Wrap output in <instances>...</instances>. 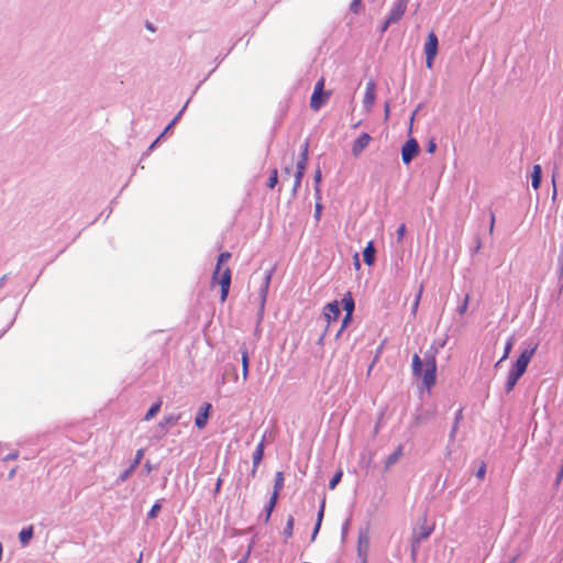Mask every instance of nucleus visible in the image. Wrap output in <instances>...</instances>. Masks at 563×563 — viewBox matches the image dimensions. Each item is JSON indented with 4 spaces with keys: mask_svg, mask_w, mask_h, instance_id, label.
<instances>
[{
    "mask_svg": "<svg viewBox=\"0 0 563 563\" xmlns=\"http://www.w3.org/2000/svg\"><path fill=\"white\" fill-rule=\"evenodd\" d=\"M412 374L422 380L424 387L430 389L437 382V358L434 351H428L423 360L418 355L412 356Z\"/></svg>",
    "mask_w": 563,
    "mask_h": 563,
    "instance_id": "f257e3e1",
    "label": "nucleus"
},
{
    "mask_svg": "<svg viewBox=\"0 0 563 563\" xmlns=\"http://www.w3.org/2000/svg\"><path fill=\"white\" fill-rule=\"evenodd\" d=\"M232 257L228 251L221 252L217 258L216 267L211 275V286L218 284L220 286V301L224 302L228 299L232 273L229 267L223 268V265Z\"/></svg>",
    "mask_w": 563,
    "mask_h": 563,
    "instance_id": "f03ea898",
    "label": "nucleus"
},
{
    "mask_svg": "<svg viewBox=\"0 0 563 563\" xmlns=\"http://www.w3.org/2000/svg\"><path fill=\"white\" fill-rule=\"evenodd\" d=\"M282 490V471H277L275 474L273 493L265 504L263 511L258 516V521L263 523H268L271 516L278 503L279 495Z\"/></svg>",
    "mask_w": 563,
    "mask_h": 563,
    "instance_id": "7ed1b4c3",
    "label": "nucleus"
},
{
    "mask_svg": "<svg viewBox=\"0 0 563 563\" xmlns=\"http://www.w3.org/2000/svg\"><path fill=\"white\" fill-rule=\"evenodd\" d=\"M324 78L321 77L314 85L313 92L310 98V108L318 111L331 96V92L324 91Z\"/></svg>",
    "mask_w": 563,
    "mask_h": 563,
    "instance_id": "20e7f679",
    "label": "nucleus"
},
{
    "mask_svg": "<svg viewBox=\"0 0 563 563\" xmlns=\"http://www.w3.org/2000/svg\"><path fill=\"white\" fill-rule=\"evenodd\" d=\"M439 41L433 31L428 34L427 41L423 46V52L426 54V66L428 69H432L434 59L438 54Z\"/></svg>",
    "mask_w": 563,
    "mask_h": 563,
    "instance_id": "39448f33",
    "label": "nucleus"
},
{
    "mask_svg": "<svg viewBox=\"0 0 563 563\" xmlns=\"http://www.w3.org/2000/svg\"><path fill=\"white\" fill-rule=\"evenodd\" d=\"M181 413H170L165 416L155 429V438L162 439L168 433V427L176 426L181 419Z\"/></svg>",
    "mask_w": 563,
    "mask_h": 563,
    "instance_id": "423d86ee",
    "label": "nucleus"
},
{
    "mask_svg": "<svg viewBox=\"0 0 563 563\" xmlns=\"http://www.w3.org/2000/svg\"><path fill=\"white\" fill-rule=\"evenodd\" d=\"M537 350V345H534L531 349L525 350L518 360L516 361L514 367L510 369L512 373L522 376L525 372L527 371V367L534 355V352Z\"/></svg>",
    "mask_w": 563,
    "mask_h": 563,
    "instance_id": "0eeeda50",
    "label": "nucleus"
},
{
    "mask_svg": "<svg viewBox=\"0 0 563 563\" xmlns=\"http://www.w3.org/2000/svg\"><path fill=\"white\" fill-rule=\"evenodd\" d=\"M407 0H396L394 7L391 8L386 19L385 25L383 27L384 31L388 27L389 24L397 23L398 21H400V19L404 16L407 10Z\"/></svg>",
    "mask_w": 563,
    "mask_h": 563,
    "instance_id": "6e6552de",
    "label": "nucleus"
},
{
    "mask_svg": "<svg viewBox=\"0 0 563 563\" xmlns=\"http://www.w3.org/2000/svg\"><path fill=\"white\" fill-rule=\"evenodd\" d=\"M211 411H212V405L210 402H203L199 407L198 412L195 417V426L198 429L201 430L207 426L208 420L211 416Z\"/></svg>",
    "mask_w": 563,
    "mask_h": 563,
    "instance_id": "1a4fd4ad",
    "label": "nucleus"
},
{
    "mask_svg": "<svg viewBox=\"0 0 563 563\" xmlns=\"http://www.w3.org/2000/svg\"><path fill=\"white\" fill-rule=\"evenodd\" d=\"M419 153V145L415 139L407 141L401 148V159L405 164H409Z\"/></svg>",
    "mask_w": 563,
    "mask_h": 563,
    "instance_id": "9d476101",
    "label": "nucleus"
},
{
    "mask_svg": "<svg viewBox=\"0 0 563 563\" xmlns=\"http://www.w3.org/2000/svg\"><path fill=\"white\" fill-rule=\"evenodd\" d=\"M376 100V84L374 80H369L366 84L365 93L363 98V106L367 112H369Z\"/></svg>",
    "mask_w": 563,
    "mask_h": 563,
    "instance_id": "9b49d317",
    "label": "nucleus"
},
{
    "mask_svg": "<svg viewBox=\"0 0 563 563\" xmlns=\"http://www.w3.org/2000/svg\"><path fill=\"white\" fill-rule=\"evenodd\" d=\"M372 137L368 133H362L360 136L353 142L352 145V154L354 157L360 156V154L368 146Z\"/></svg>",
    "mask_w": 563,
    "mask_h": 563,
    "instance_id": "f8f14e48",
    "label": "nucleus"
},
{
    "mask_svg": "<svg viewBox=\"0 0 563 563\" xmlns=\"http://www.w3.org/2000/svg\"><path fill=\"white\" fill-rule=\"evenodd\" d=\"M308 161V142H305L302 145V151L300 153L299 161L297 163V172H296V184L300 183V179L305 173L306 165Z\"/></svg>",
    "mask_w": 563,
    "mask_h": 563,
    "instance_id": "ddd939ff",
    "label": "nucleus"
},
{
    "mask_svg": "<svg viewBox=\"0 0 563 563\" xmlns=\"http://www.w3.org/2000/svg\"><path fill=\"white\" fill-rule=\"evenodd\" d=\"M269 280H271V274L267 273V274H265L264 280H263V283H262V285L260 287V295H258L260 308H258V312H257L260 318H262L263 312H264V307H265L266 296H267V291H268Z\"/></svg>",
    "mask_w": 563,
    "mask_h": 563,
    "instance_id": "4468645a",
    "label": "nucleus"
},
{
    "mask_svg": "<svg viewBox=\"0 0 563 563\" xmlns=\"http://www.w3.org/2000/svg\"><path fill=\"white\" fill-rule=\"evenodd\" d=\"M433 532V527L427 525L426 518L423 519V525L413 533V543L419 545L422 540H426Z\"/></svg>",
    "mask_w": 563,
    "mask_h": 563,
    "instance_id": "2eb2a0df",
    "label": "nucleus"
},
{
    "mask_svg": "<svg viewBox=\"0 0 563 563\" xmlns=\"http://www.w3.org/2000/svg\"><path fill=\"white\" fill-rule=\"evenodd\" d=\"M239 353L241 354L243 379L246 380L247 376H249L250 356H249V350H247L245 343H242L239 346Z\"/></svg>",
    "mask_w": 563,
    "mask_h": 563,
    "instance_id": "dca6fc26",
    "label": "nucleus"
},
{
    "mask_svg": "<svg viewBox=\"0 0 563 563\" xmlns=\"http://www.w3.org/2000/svg\"><path fill=\"white\" fill-rule=\"evenodd\" d=\"M340 314H341V311H340V307H339V302L338 301L328 303L324 307V317L327 318L329 323L331 321H336L338 318L340 317Z\"/></svg>",
    "mask_w": 563,
    "mask_h": 563,
    "instance_id": "f3484780",
    "label": "nucleus"
},
{
    "mask_svg": "<svg viewBox=\"0 0 563 563\" xmlns=\"http://www.w3.org/2000/svg\"><path fill=\"white\" fill-rule=\"evenodd\" d=\"M33 537H34V526L30 525V526L21 529V531L19 532L18 539L22 547H26V545H29V543L31 542Z\"/></svg>",
    "mask_w": 563,
    "mask_h": 563,
    "instance_id": "a211bd4d",
    "label": "nucleus"
},
{
    "mask_svg": "<svg viewBox=\"0 0 563 563\" xmlns=\"http://www.w3.org/2000/svg\"><path fill=\"white\" fill-rule=\"evenodd\" d=\"M363 260L367 266H372L375 262L374 242L369 241L363 251Z\"/></svg>",
    "mask_w": 563,
    "mask_h": 563,
    "instance_id": "6ab92c4d",
    "label": "nucleus"
},
{
    "mask_svg": "<svg viewBox=\"0 0 563 563\" xmlns=\"http://www.w3.org/2000/svg\"><path fill=\"white\" fill-rule=\"evenodd\" d=\"M342 305H343V309L346 312V319H351L353 310H354V300H353L352 295L350 292H347V294H345L343 296Z\"/></svg>",
    "mask_w": 563,
    "mask_h": 563,
    "instance_id": "aec40b11",
    "label": "nucleus"
},
{
    "mask_svg": "<svg viewBox=\"0 0 563 563\" xmlns=\"http://www.w3.org/2000/svg\"><path fill=\"white\" fill-rule=\"evenodd\" d=\"M402 456V446L399 445L385 461V470H388Z\"/></svg>",
    "mask_w": 563,
    "mask_h": 563,
    "instance_id": "412c9836",
    "label": "nucleus"
},
{
    "mask_svg": "<svg viewBox=\"0 0 563 563\" xmlns=\"http://www.w3.org/2000/svg\"><path fill=\"white\" fill-rule=\"evenodd\" d=\"M189 103V100H187V102L184 104V107L179 110V112L174 117V119L165 126V129L163 130L162 134L165 136L168 132H170L173 130V128L175 126V124L179 121V119L181 118L183 113L185 112L187 106Z\"/></svg>",
    "mask_w": 563,
    "mask_h": 563,
    "instance_id": "4be33fe9",
    "label": "nucleus"
},
{
    "mask_svg": "<svg viewBox=\"0 0 563 563\" xmlns=\"http://www.w3.org/2000/svg\"><path fill=\"white\" fill-rule=\"evenodd\" d=\"M161 407H162V400L158 399L157 401L153 402L151 405V407L147 409L145 416H144V420L145 421H150L151 419H153L161 410Z\"/></svg>",
    "mask_w": 563,
    "mask_h": 563,
    "instance_id": "5701e85b",
    "label": "nucleus"
},
{
    "mask_svg": "<svg viewBox=\"0 0 563 563\" xmlns=\"http://www.w3.org/2000/svg\"><path fill=\"white\" fill-rule=\"evenodd\" d=\"M263 456H264V443L263 441H261L257 445H256V449L255 451L253 452V465H255V467H257L260 465V463L262 462L263 460Z\"/></svg>",
    "mask_w": 563,
    "mask_h": 563,
    "instance_id": "b1692460",
    "label": "nucleus"
},
{
    "mask_svg": "<svg viewBox=\"0 0 563 563\" xmlns=\"http://www.w3.org/2000/svg\"><path fill=\"white\" fill-rule=\"evenodd\" d=\"M541 175H542L541 166L538 164L534 165L533 169H532V174H531L532 187L534 189H538L540 187Z\"/></svg>",
    "mask_w": 563,
    "mask_h": 563,
    "instance_id": "393cba45",
    "label": "nucleus"
},
{
    "mask_svg": "<svg viewBox=\"0 0 563 563\" xmlns=\"http://www.w3.org/2000/svg\"><path fill=\"white\" fill-rule=\"evenodd\" d=\"M164 499L156 500L147 512V519H156L159 511L162 510V501Z\"/></svg>",
    "mask_w": 563,
    "mask_h": 563,
    "instance_id": "a878e982",
    "label": "nucleus"
},
{
    "mask_svg": "<svg viewBox=\"0 0 563 563\" xmlns=\"http://www.w3.org/2000/svg\"><path fill=\"white\" fill-rule=\"evenodd\" d=\"M521 376L512 373L511 371L508 374L507 382H506V391L509 393L514 389L517 382L519 380Z\"/></svg>",
    "mask_w": 563,
    "mask_h": 563,
    "instance_id": "bb28decb",
    "label": "nucleus"
},
{
    "mask_svg": "<svg viewBox=\"0 0 563 563\" xmlns=\"http://www.w3.org/2000/svg\"><path fill=\"white\" fill-rule=\"evenodd\" d=\"M323 514H324V501H322V504H321V506L319 508V511H318V518H317V523H316V527H314V530H313L312 539H314L316 534L318 533V531L320 529L321 521H322V518H323Z\"/></svg>",
    "mask_w": 563,
    "mask_h": 563,
    "instance_id": "cd10ccee",
    "label": "nucleus"
},
{
    "mask_svg": "<svg viewBox=\"0 0 563 563\" xmlns=\"http://www.w3.org/2000/svg\"><path fill=\"white\" fill-rule=\"evenodd\" d=\"M278 184V170L274 168L267 179L266 186L268 188H274Z\"/></svg>",
    "mask_w": 563,
    "mask_h": 563,
    "instance_id": "c85d7f7f",
    "label": "nucleus"
},
{
    "mask_svg": "<svg viewBox=\"0 0 563 563\" xmlns=\"http://www.w3.org/2000/svg\"><path fill=\"white\" fill-rule=\"evenodd\" d=\"M144 457V449H139L135 453V456L133 461L131 462L130 466L134 470L137 468V466L141 464L142 459Z\"/></svg>",
    "mask_w": 563,
    "mask_h": 563,
    "instance_id": "c756f323",
    "label": "nucleus"
},
{
    "mask_svg": "<svg viewBox=\"0 0 563 563\" xmlns=\"http://www.w3.org/2000/svg\"><path fill=\"white\" fill-rule=\"evenodd\" d=\"M134 468L129 466L128 468H125L118 477V479L115 481L117 484H120V483H123L125 481H128V478L134 473Z\"/></svg>",
    "mask_w": 563,
    "mask_h": 563,
    "instance_id": "7c9ffc66",
    "label": "nucleus"
},
{
    "mask_svg": "<svg viewBox=\"0 0 563 563\" xmlns=\"http://www.w3.org/2000/svg\"><path fill=\"white\" fill-rule=\"evenodd\" d=\"M164 137V135L161 133L152 143L151 145L147 147V150L142 154V159L145 157V156H148L150 153L158 145V143L161 142V140Z\"/></svg>",
    "mask_w": 563,
    "mask_h": 563,
    "instance_id": "2f4dec72",
    "label": "nucleus"
},
{
    "mask_svg": "<svg viewBox=\"0 0 563 563\" xmlns=\"http://www.w3.org/2000/svg\"><path fill=\"white\" fill-rule=\"evenodd\" d=\"M343 472L338 471L329 483V488L334 489L342 478Z\"/></svg>",
    "mask_w": 563,
    "mask_h": 563,
    "instance_id": "473e14b6",
    "label": "nucleus"
},
{
    "mask_svg": "<svg viewBox=\"0 0 563 563\" xmlns=\"http://www.w3.org/2000/svg\"><path fill=\"white\" fill-rule=\"evenodd\" d=\"M512 345H514V339H512V338H510V339L507 341V343H506L505 351H504V355H503V357L500 358V361H499V362H503V361H505L506 358H508L509 353H510V351H511V349H512Z\"/></svg>",
    "mask_w": 563,
    "mask_h": 563,
    "instance_id": "72a5a7b5",
    "label": "nucleus"
},
{
    "mask_svg": "<svg viewBox=\"0 0 563 563\" xmlns=\"http://www.w3.org/2000/svg\"><path fill=\"white\" fill-rule=\"evenodd\" d=\"M422 291H423V287L422 285L419 287V290H418V294H417V297H416V300L413 302V306H412V313L415 314L417 309H418V306H419V302H420V299H421V295H422Z\"/></svg>",
    "mask_w": 563,
    "mask_h": 563,
    "instance_id": "f704fd0d",
    "label": "nucleus"
},
{
    "mask_svg": "<svg viewBox=\"0 0 563 563\" xmlns=\"http://www.w3.org/2000/svg\"><path fill=\"white\" fill-rule=\"evenodd\" d=\"M362 7V0H352L350 9L354 13H358Z\"/></svg>",
    "mask_w": 563,
    "mask_h": 563,
    "instance_id": "c9c22d12",
    "label": "nucleus"
},
{
    "mask_svg": "<svg viewBox=\"0 0 563 563\" xmlns=\"http://www.w3.org/2000/svg\"><path fill=\"white\" fill-rule=\"evenodd\" d=\"M313 180H314V184H316V192L319 195V192H320L319 185L321 183V172H320V169H317V172L314 173Z\"/></svg>",
    "mask_w": 563,
    "mask_h": 563,
    "instance_id": "e433bc0d",
    "label": "nucleus"
},
{
    "mask_svg": "<svg viewBox=\"0 0 563 563\" xmlns=\"http://www.w3.org/2000/svg\"><path fill=\"white\" fill-rule=\"evenodd\" d=\"M468 301H470V295H466L465 298H464V301L463 303L459 307V313L460 314H464L467 307H468Z\"/></svg>",
    "mask_w": 563,
    "mask_h": 563,
    "instance_id": "4c0bfd02",
    "label": "nucleus"
},
{
    "mask_svg": "<svg viewBox=\"0 0 563 563\" xmlns=\"http://www.w3.org/2000/svg\"><path fill=\"white\" fill-rule=\"evenodd\" d=\"M405 233H406V225L402 223L397 229V236H398L399 241L404 238Z\"/></svg>",
    "mask_w": 563,
    "mask_h": 563,
    "instance_id": "58836bf2",
    "label": "nucleus"
},
{
    "mask_svg": "<svg viewBox=\"0 0 563 563\" xmlns=\"http://www.w3.org/2000/svg\"><path fill=\"white\" fill-rule=\"evenodd\" d=\"M18 456H19V453H18V452H11V453L7 454V455L2 459V461H3V462L12 461V460L18 459Z\"/></svg>",
    "mask_w": 563,
    "mask_h": 563,
    "instance_id": "ea45409f",
    "label": "nucleus"
},
{
    "mask_svg": "<svg viewBox=\"0 0 563 563\" xmlns=\"http://www.w3.org/2000/svg\"><path fill=\"white\" fill-rule=\"evenodd\" d=\"M486 474V465L485 464H482V466L478 468L477 473H476V476L479 478V479H483L484 476Z\"/></svg>",
    "mask_w": 563,
    "mask_h": 563,
    "instance_id": "a19ab883",
    "label": "nucleus"
},
{
    "mask_svg": "<svg viewBox=\"0 0 563 563\" xmlns=\"http://www.w3.org/2000/svg\"><path fill=\"white\" fill-rule=\"evenodd\" d=\"M555 177H556V173H553L552 175V185H553V194H552V200H555L556 198V184H555Z\"/></svg>",
    "mask_w": 563,
    "mask_h": 563,
    "instance_id": "79ce46f5",
    "label": "nucleus"
},
{
    "mask_svg": "<svg viewBox=\"0 0 563 563\" xmlns=\"http://www.w3.org/2000/svg\"><path fill=\"white\" fill-rule=\"evenodd\" d=\"M495 213L490 211V224H489V233L493 234L495 227Z\"/></svg>",
    "mask_w": 563,
    "mask_h": 563,
    "instance_id": "37998d69",
    "label": "nucleus"
},
{
    "mask_svg": "<svg viewBox=\"0 0 563 563\" xmlns=\"http://www.w3.org/2000/svg\"><path fill=\"white\" fill-rule=\"evenodd\" d=\"M221 485H222V479L219 477L217 483H216V487H214V495L219 494L220 493V489H221Z\"/></svg>",
    "mask_w": 563,
    "mask_h": 563,
    "instance_id": "c03bdc74",
    "label": "nucleus"
},
{
    "mask_svg": "<svg viewBox=\"0 0 563 563\" xmlns=\"http://www.w3.org/2000/svg\"><path fill=\"white\" fill-rule=\"evenodd\" d=\"M321 208H322V207H321V205H320V203H317V205H316L314 218H316L317 220H319V219H320V216H321Z\"/></svg>",
    "mask_w": 563,
    "mask_h": 563,
    "instance_id": "a18cd8bd",
    "label": "nucleus"
},
{
    "mask_svg": "<svg viewBox=\"0 0 563 563\" xmlns=\"http://www.w3.org/2000/svg\"><path fill=\"white\" fill-rule=\"evenodd\" d=\"M145 27L148 31H151V32H155L156 31V26L153 23L148 22V21L145 22Z\"/></svg>",
    "mask_w": 563,
    "mask_h": 563,
    "instance_id": "49530a36",
    "label": "nucleus"
},
{
    "mask_svg": "<svg viewBox=\"0 0 563 563\" xmlns=\"http://www.w3.org/2000/svg\"><path fill=\"white\" fill-rule=\"evenodd\" d=\"M144 468L146 470L147 473H151L153 471V465L150 463V461H146L145 464H144Z\"/></svg>",
    "mask_w": 563,
    "mask_h": 563,
    "instance_id": "de8ad7c7",
    "label": "nucleus"
},
{
    "mask_svg": "<svg viewBox=\"0 0 563 563\" xmlns=\"http://www.w3.org/2000/svg\"><path fill=\"white\" fill-rule=\"evenodd\" d=\"M363 542L365 543V545H367V543H368V539H367V537H366V536H360V538H358V543H360V545H361Z\"/></svg>",
    "mask_w": 563,
    "mask_h": 563,
    "instance_id": "09e8293b",
    "label": "nucleus"
},
{
    "mask_svg": "<svg viewBox=\"0 0 563 563\" xmlns=\"http://www.w3.org/2000/svg\"><path fill=\"white\" fill-rule=\"evenodd\" d=\"M435 143L434 142H431L428 146V152L429 153H433L435 151Z\"/></svg>",
    "mask_w": 563,
    "mask_h": 563,
    "instance_id": "8fccbe9b",
    "label": "nucleus"
},
{
    "mask_svg": "<svg viewBox=\"0 0 563 563\" xmlns=\"http://www.w3.org/2000/svg\"><path fill=\"white\" fill-rule=\"evenodd\" d=\"M354 265H355V267L357 269L360 268V260H358V254L357 253L354 255Z\"/></svg>",
    "mask_w": 563,
    "mask_h": 563,
    "instance_id": "3c124183",
    "label": "nucleus"
},
{
    "mask_svg": "<svg viewBox=\"0 0 563 563\" xmlns=\"http://www.w3.org/2000/svg\"><path fill=\"white\" fill-rule=\"evenodd\" d=\"M292 523H294V518H292V517H290V518L288 519V521H287V527H288L289 529H291V528H292Z\"/></svg>",
    "mask_w": 563,
    "mask_h": 563,
    "instance_id": "603ef678",
    "label": "nucleus"
},
{
    "mask_svg": "<svg viewBox=\"0 0 563 563\" xmlns=\"http://www.w3.org/2000/svg\"><path fill=\"white\" fill-rule=\"evenodd\" d=\"M256 471H257V467H255V465H253L250 476L255 477Z\"/></svg>",
    "mask_w": 563,
    "mask_h": 563,
    "instance_id": "864d4df0",
    "label": "nucleus"
},
{
    "mask_svg": "<svg viewBox=\"0 0 563 563\" xmlns=\"http://www.w3.org/2000/svg\"><path fill=\"white\" fill-rule=\"evenodd\" d=\"M462 417V410H459L457 415H456V423L459 422V420L461 419Z\"/></svg>",
    "mask_w": 563,
    "mask_h": 563,
    "instance_id": "5fc2aeb1",
    "label": "nucleus"
},
{
    "mask_svg": "<svg viewBox=\"0 0 563 563\" xmlns=\"http://www.w3.org/2000/svg\"><path fill=\"white\" fill-rule=\"evenodd\" d=\"M7 278V275H3L1 278H0V287L3 285L4 280Z\"/></svg>",
    "mask_w": 563,
    "mask_h": 563,
    "instance_id": "6e6d98bb",
    "label": "nucleus"
},
{
    "mask_svg": "<svg viewBox=\"0 0 563 563\" xmlns=\"http://www.w3.org/2000/svg\"><path fill=\"white\" fill-rule=\"evenodd\" d=\"M351 319H346V316L344 317L343 319V323H342V328L346 325V323L350 321Z\"/></svg>",
    "mask_w": 563,
    "mask_h": 563,
    "instance_id": "4d7b16f0",
    "label": "nucleus"
},
{
    "mask_svg": "<svg viewBox=\"0 0 563 563\" xmlns=\"http://www.w3.org/2000/svg\"><path fill=\"white\" fill-rule=\"evenodd\" d=\"M142 560H143V552L140 553V556H139L136 563H142Z\"/></svg>",
    "mask_w": 563,
    "mask_h": 563,
    "instance_id": "13d9d810",
    "label": "nucleus"
},
{
    "mask_svg": "<svg viewBox=\"0 0 563 563\" xmlns=\"http://www.w3.org/2000/svg\"><path fill=\"white\" fill-rule=\"evenodd\" d=\"M385 115H386V118L389 115V107H388V104H386V108H385Z\"/></svg>",
    "mask_w": 563,
    "mask_h": 563,
    "instance_id": "bf43d9fd",
    "label": "nucleus"
},
{
    "mask_svg": "<svg viewBox=\"0 0 563 563\" xmlns=\"http://www.w3.org/2000/svg\"><path fill=\"white\" fill-rule=\"evenodd\" d=\"M15 474V470H12L10 473H9V478H12Z\"/></svg>",
    "mask_w": 563,
    "mask_h": 563,
    "instance_id": "052dcab7",
    "label": "nucleus"
},
{
    "mask_svg": "<svg viewBox=\"0 0 563 563\" xmlns=\"http://www.w3.org/2000/svg\"><path fill=\"white\" fill-rule=\"evenodd\" d=\"M205 80H206V78L197 85V87H196L195 91H196L198 88H200L201 84H202Z\"/></svg>",
    "mask_w": 563,
    "mask_h": 563,
    "instance_id": "680f3d73",
    "label": "nucleus"
}]
</instances>
